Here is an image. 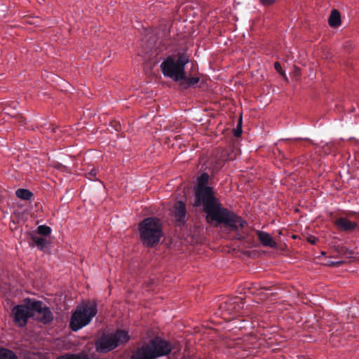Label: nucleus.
Returning <instances> with one entry per match:
<instances>
[{
	"label": "nucleus",
	"instance_id": "obj_1",
	"mask_svg": "<svg viewBox=\"0 0 359 359\" xmlns=\"http://www.w3.org/2000/svg\"><path fill=\"white\" fill-rule=\"evenodd\" d=\"M208 180L209 175L206 172L202 173L198 178L194 206H203L207 219H211L212 221L223 224L224 226L233 231L243 228L245 222L233 212L222 206L220 201L214 194L213 188L207 186Z\"/></svg>",
	"mask_w": 359,
	"mask_h": 359
},
{
	"label": "nucleus",
	"instance_id": "obj_2",
	"mask_svg": "<svg viewBox=\"0 0 359 359\" xmlns=\"http://www.w3.org/2000/svg\"><path fill=\"white\" fill-rule=\"evenodd\" d=\"M189 62V57L184 52L178 51L167 56L160 65L163 75L175 82L185 78V66Z\"/></svg>",
	"mask_w": 359,
	"mask_h": 359
},
{
	"label": "nucleus",
	"instance_id": "obj_3",
	"mask_svg": "<svg viewBox=\"0 0 359 359\" xmlns=\"http://www.w3.org/2000/svg\"><path fill=\"white\" fill-rule=\"evenodd\" d=\"M173 348L170 342L156 337L147 344L137 348L130 359H156L168 355Z\"/></svg>",
	"mask_w": 359,
	"mask_h": 359
},
{
	"label": "nucleus",
	"instance_id": "obj_4",
	"mask_svg": "<svg viewBox=\"0 0 359 359\" xmlns=\"http://www.w3.org/2000/svg\"><path fill=\"white\" fill-rule=\"evenodd\" d=\"M140 237L143 245L152 248L158 245L163 236L162 224L156 217H147L139 224Z\"/></svg>",
	"mask_w": 359,
	"mask_h": 359
},
{
	"label": "nucleus",
	"instance_id": "obj_5",
	"mask_svg": "<svg viewBox=\"0 0 359 359\" xmlns=\"http://www.w3.org/2000/svg\"><path fill=\"white\" fill-rule=\"evenodd\" d=\"M129 339L128 332L125 330L118 329L114 332L102 333L95 342V350L100 353H107L125 345Z\"/></svg>",
	"mask_w": 359,
	"mask_h": 359
},
{
	"label": "nucleus",
	"instance_id": "obj_6",
	"mask_svg": "<svg viewBox=\"0 0 359 359\" xmlns=\"http://www.w3.org/2000/svg\"><path fill=\"white\" fill-rule=\"evenodd\" d=\"M97 313V304L94 302H88L77 306L72 314L69 327L72 331H78L88 325Z\"/></svg>",
	"mask_w": 359,
	"mask_h": 359
},
{
	"label": "nucleus",
	"instance_id": "obj_7",
	"mask_svg": "<svg viewBox=\"0 0 359 359\" xmlns=\"http://www.w3.org/2000/svg\"><path fill=\"white\" fill-rule=\"evenodd\" d=\"M33 300L29 298L25 299L24 304H18L14 306L11 312L14 324L20 328L25 327L30 318L34 316L32 302Z\"/></svg>",
	"mask_w": 359,
	"mask_h": 359
},
{
	"label": "nucleus",
	"instance_id": "obj_8",
	"mask_svg": "<svg viewBox=\"0 0 359 359\" xmlns=\"http://www.w3.org/2000/svg\"><path fill=\"white\" fill-rule=\"evenodd\" d=\"M33 313L36 312L39 316L36 320L43 324H48L53 320V315L50 309L44 306L41 301L33 300L32 302Z\"/></svg>",
	"mask_w": 359,
	"mask_h": 359
},
{
	"label": "nucleus",
	"instance_id": "obj_9",
	"mask_svg": "<svg viewBox=\"0 0 359 359\" xmlns=\"http://www.w3.org/2000/svg\"><path fill=\"white\" fill-rule=\"evenodd\" d=\"M240 300L238 297H234L228 299L225 302H222L219 308L220 315L224 319L229 320L231 316L238 311L236 303Z\"/></svg>",
	"mask_w": 359,
	"mask_h": 359
},
{
	"label": "nucleus",
	"instance_id": "obj_10",
	"mask_svg": "<svg viewBox=\"0 0 359 359\" xmlns=\"http://www.w3.org/2000/svg\"><path fill=\"white\" fill-rule=\"evenodd\" d=\"M333 224L336 227L341 231L346 232L351 231L358 227V224L355 222H352L347 217H339L333 221Z\"/></svg>",
	"mask_w": 359,
	"mask_h": 359
},
{
	"label": "nucleus",
	"instance_id": "obj_11",
	"mask_svg": "<svg viewBox=\"0 0 359 359\" xmlns=\"http://www.w3.org/2000/svg\"><path fill=\"white\" fill-rule=\"evenodd\" d=\"M187 214L186 206L184 202L177 201L174 205V217L176 221L181 225L184 224L185 222V217Z\"/></svg>",
	"mask_w": 359,
	"mask_h": 359
},
{
	"label": "nucleus",
	"instance_id": "obj_12",
	"mask_svg": "<svg viewBox=\"0 0 359 359\" xmlns=\"http://www.w3.org/2000/svg\"><path fill=\"white\" fill-rule=\"evenodd\" d=\"M257 236L259 241L264 246L272 248H276L277 247L276 242L269 233L259 231L257 232Z\"/></svg>",
	"mask_w": 359,
	"mask_h": 359
},
{
	"label": "nucleus",
	"instance_id": "obj_13",
	"mask_svg": "<svg viewBox=\"0 0 359 359\" xmlns=\"http://www.w3.org/2000/svg\"><path fill=\"white\" fill-rule=\"evenodd\" d=\"M328 24L333 28L338 27L341 25V15L339 11L334 9L331 11L328 19Z\"/></svg>",
	"mask_w": 359,
	"mask_h": 359
},
{
	"label": "nucleus",
	"instance_id": "obj_14",
	"mask_svg": "<svg viewBox=\"0 0 359 359\" xmlns=\"http://www.w3.org/2000/svg\"><path fill=\"white\" fill-rule=\"evenodd\" d=\"M56 359H97L93 357H90L84 352L78 353H66L63 355L58 356Z\"/></svg>",
	"mask_w": 359,
	"mask_h": 359
},
{
	"label": "nucleus",
	"instance_id": "obj_15",
	"mask_svg": "<svg viewBox=\"0 0 359 359\" xmlns=\"http://www.w3.org/2000/svg\"><path fill=\"white\" fill-rule=\"evenodd\" d=\"M200 81V78L198 76H187V73L185 72V78L182 79L180 82V86L184 89H187L191 86H194L196 83H198Z\"/></svg>",
	"mask_w": 359,
	"mask_h": 359
},
{
	"label": "nucleus",
	"instance_id": "obj_16",
	"mask_svg": "<svg viewBox=\"0 0 359 359\" xmlns=\"http://www.w3.org/2000/svg\"><path fill=\"white\" fill-rule=\"evenodd\" d=\"M15 195L18 198L25 201H32L34 196L33 193L27 189H17Z\"/></svg>",
	"mask_w": 359,
	"mask_h": 359
},
{
	"label": "nucleus",
	"instance_id": "obj_17",
	"mask_svg": "<svg viewBox=\"0 0 359 359\" xmlns=\"http://www.w3.org/2000/svg\"><path fill=\"white\" fill-rule=\"evenodd\" d=\"M0 359H18V356L13 351L0 347Z\"/></svg>",
	"mask_w": 359,
	"mask_h": 359
},
{
	"label": "nucleus",
	"instance_id": "obj_18",
	"mask_svg": "<svg viewBox=\"0 0 359 359\" xmlns=\"http://www.w3.org/2000/svg\"><path fill=\"white\" fill-rule=\"evenodd\" d=\"M34 242L35 243V244L36 245V246L41 250H42L43 249V248L46 246V243H47V241L46 238H43L42 237H38V236H34L32 238Z\"/></svg>",
	"mask_w": 359,
	"mask_h": 359
},
{
	"label": "nucleus",
	"instance_id": "obj_19",
	"mask_svg": "<svg viewBox=\"0 0 359 359\" xmlns=\"http://www.w3.org/2000/svg\"><path fill=\"white\" fill-rule=\"evenodd\" d=\"M38 233L43 236H48L51 233V228L46 225H40L37 228Z\"/></svg>",
	"mask_w": 359,
	"mask_h": 359
},
{
	"label": "nucleus",
	"instance_id": "obj_20",
	"mask_svg": "<svg viewBox=\"0 0 359 359\" xmlns=\"http://www.w3.org/2000/svg\"><path fill=\"white\" fill-rule=\"evenodd\" d=\"M97 170L95 168H92L89 171L85 173L86 178L92 181L97 180Z\"/></svg>",
	"mask_w": 359,
	"mask_h": 359
},
{
	"label": "nucleus",
	"instance_id": "obj_21",
	"mask_svg": "<svg viewBox=\"0 0 359 359\" xmlns=\"http://www.w3.org/2000/svg\"><path fill=\"white\" fill-rule=\"evenodd\" d=\"M259 3L264 6H269L274 4L277 0H259Z\"/></svg>",
	"mask_w": 359,
	"mask_h": 359
},
{
	"label": "nucleus",
	"instance_id": "obj_22",
	"mask_svg": "<svg viewBox=\"0 0 359 359\" xmlns=\"http://www.w3.org/2000/svg\"><path fill=\"white\" fill-rule=\"evenodd\" d=\"M341 254H343L344 255H346L347 257H351L353 254V252L351 250H349L346 248H341V250L339 251Z\"/></svg>",
	"mask_w": 359,
	"mask_h": 359
},
{
	"label": "nucleus",
	"instance_id": "obj_23",
	"mask_svg": "<svg viewBox=\"0 0 359 359\" xmlns=\"http://www.w3.org/2000/svg\"><path fill=\"white\" fill-rule=\"evenodd\" d=\"M242 133V128H241V120L240 121L238 125L237 126V128L234 129L233 134L235 137H239Z\"/></svg>",
	"mask_w": 359,
	"mask_h": 359
},
{
	"label": "nucleus",
	"instance_id": "obj_24",
	"mask_svg": "<svg viewBox=\"0 0 359 359\" xmlns=\"http://www.w3.org/2000/svg\"><path fill=\"white\" fill-rule=\"evenodd\" d=\"M274 68L280 74H282V75L285 74L284 72L282 69L281 65L278 62H276L274 63Z\"/></svg>",
	"mask_w": 359,
	"mask_h": 359
},
{
	"label": "nucleus",
	"instance_id": "obj_25",
	"mask_svg": "<svg viewBox=\"0 0 359 359\" xmlns=\"http://www.w3.org/2000/svg\"><path fill=\"white\" fill-rule=\"evenodd\" d=\"M251 288L252 289H255V290H259V289H262V290H268L267 287H266L265 286H262L259 283H252V286H251Z\"/></svg>",
	"mask_w": 359,
	"mask_h": 359
},
{
	"label": "nucleus",
	"instance_id": "obj_26",
	"mask_svg": "<svg viewBox=\"0 0 359 359\" xmlns=\"http://www.w3.org/2000/svg\"><path fill=\"white\" fill-rule=\"evenodd\" d=\"M307 241L309 243H310L311 244H316V243L317 241V238L314 236H310L307 238Z\"/></svg>",
	"mask_w": 359,
	"mask_h": 359
},
{
	"label": "nucleus",
	"instance_id": "obj_27",
	"mask_svg": "<svg viewBox=\"0 0 359 359\" xmlns=\"http://www.w3.org/2000/svg\"><path fill=\"white\" fill-rule=\"evenodd\" d=\"M25 121V120L22 117H20V123L21 125L24 124Z\"/></svg>",
	"mask_w": 359,
	"mask_h": 359
},
{
	"label": "nucleus",
	"instance_id": "obj_28",
	"mask_svg": "<svg viewBox=\"0 0 359 359\" xmlns=\"http://www.w3.org/2000/svg\"><path fill=\"white\" fill-rule=\"evenodd\" d=\"M340 264H341V262H337L336 263H334V262H332V265L336 264V265H337V266H339Z\"/></svg>",
	"mask_w": 359,
	"mask_h": 359
}]
</instances>
